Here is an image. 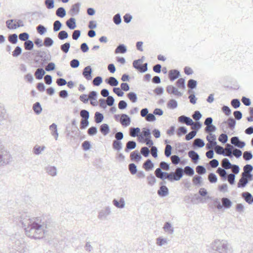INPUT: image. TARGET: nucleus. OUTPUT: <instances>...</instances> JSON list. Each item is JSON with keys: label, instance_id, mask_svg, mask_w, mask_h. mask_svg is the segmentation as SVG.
Here are the masks:
<instances>
[{"label": "nucleus", "instance_id": "11", "mask_svg": "<svg viewBox=\"0 0 253 253\" xmlns=\"http://www.w3.org/2000/svg\"><path fill=\"white\" fill-rule=\"evenodd\" d=\"M80 6L81 3L80 2H77L72 5L70 9L69 14L72 16H74L79 14L80 11Z\"/></svg>", "mask_w": 253, "mask_h": 253}, {"label": "nucleus", "instance_id": "16", "mask_svg": "<svg viewBox=\"0 0 253 253\" xmlns=\"http://www.w3.org/2000/svg\"><path fill=\"white\" fill-rule=\"evenodd\" d=\"M46 172L51 176H55L57 174V169L54 166H48L45 168Z\"/></svg>", "mask_w": 253, "mask_h": 253}, {"label": "nucleus", "instance_id": "31", "mask_svg": "<svg viewBox=\"0 0 253 253\" xmlns=\"http://www.w3.org/2000/svg\"><path fill=\"white\" fill-rule=\"evenodd\" d=\"M100 131L104 135H106L110 131L109 126L106 124H103L100 126Z\"/></svg>", "mask_w": 253, "mask_h": 253}, {"label": "nucleus", "instance_id": "46", "mask_svg": "<svg viewBox=\"0 0 253 253\" xmlns=\"http://www.w3.org/2000/svg\"><path fill=\"white\" fill-rule=\"evenodd\" d=\"M34 43L31 40H27L24 42V48L27 50H32L34 48Z\"/></svg>", "mask_w": 253, "mask_h": 253}, {"label": "nucleus", "instance_id": "10", "mask_svg": "<svg viewBox=\"0 0 253 253\" xmlns=\"http://www.w3.org/2000/svg\"><path fill=\"white\" fill-rule=\"evenodd\" d=\"M144 137L145 138L151 137V132L149 128L144 127L142 128V133L138 136V139L139 142H144L142 140Z\"/></svg>", "mask_w": 253, "mask_h": 253}, {"label": "nucleus", "instance_id": "26", "mask_svg": "<svg viewBox=\"0 0 253 253\" xmlns=\"http://www.w3.org/2000/svg\"><path fill=\"white\" fill-rule=\"evenodd\" d=\"M143 168L146 171L151 170L154 167V163L150 159H147L143 164Z\"/></svg>", "mask_w": 253, "mask_h": 253}, {"label": "nucleus", "instance_id": "47", "mask_svg": "<svg viewBox=\"0 0 253 253\" xmlns=\"http://www.w3.org/2000/svg\"><path fill=\"white\" fill-rule=\"evenodd\" d=\"M197 85V82L193 79H190L188 81L187 86L191 90H192L194 88H196Z\"/></svg>", "mask_w": 253, "mask_h": 253}, {"label": "nucleus", "instance_id": "23", "mask_svg": "<svg viewBox=\"0 0 253 253\" xmlns=\"http://www.w3.org/2000/svg\"><path fill=\"white\" fill-rule=\"evenodd\" d=\"M45 74V71L42 68H38L35 73V76L36 79L41 80Z\"/></svg>", "mask_w": 253, "mask_h": 253}, {"label": "nucleus", "instance_id": "5", "mask_svg": "<svg viewBox=\"0 0 253 253\" xmlns=\"http://www.w3.org/2000/svg\"><path fill=\"white\" fill-rule=\"evenodd\" d=\"M10 154L0 145V167L8 164L11 161Z\"/></svg>", "mask_w": 253, "mask_h": 253}, {"label": "nucleus", "instance_id": "14", "mask_svg": "<svg viewBox=\"0 0 253 253\" xmlns=\"http://www.w3.org/2000/svg\"><path fill=\"white\" fill-rule=\"evenodd\" d=\"M178 121L179 123H185L187 126H192L194 124L193 121L190 117L184 115L178 117Z\"/></svg>", "mask_w": 253, "mask_h": 253}, {"label": "nucleus", "instance_id": "20", "mask_svg": "<svg viewBox=\"0 0 253 253\" xmlns=\"http://www.w3.org/2000/svg\"><path fill=\"white\" fill-rule=\"evenodd\" d=\"M169 189L166 186H160L157 193L160 197H164L169 194Z\"/></svg>", "mask_w": 253, "mask_h": 253}, {"label": "nucleus", "instance_id": "42", "mask_svg": "<svg viewBox=\"0 0 253 253\" xmlns=\"http://www.w3.org/2000/svg\"><path fill=\"white\" fill-rule=\"evenodd\" d=\"M45 149V147L44 146L41 147L38 145H36L33 148V152L35 154L39 155L41 154L42 151H44Z\"/></svg>", "mask_w": 253, "mask_h": 253}, {"label": "nucleus", "instance_id": "64", "mask_svg": "<svg viewBox=\"0 0 253 253\" xmlns=\"http://www.w3.org/2000/svg\"><path fill=\"white\" fill-rule=\"evenodd\" d=\"M187 132V129L185 126H180L177 131V134L178 136H181Z\"/></svg>", "mask_w": 253, "mask_h": 253}, {"label": "nucleus", "instance_id": "40", "mask_svg": "<svg viewBox=\"0 0 253 253\" xmlns=\"http://www.w3.org/2000/svg\"><path fill=\"white\" fill-rule=\"evenodd\" d=\"M183 170L184 174L185 173L186 175L189 176H192L194 174V170L193 168L190 166H186Z\"/></svg>", "mask_w": 253, "mask_h": 253}, {"label": "nucleus", "instance_id": "4", "mask_svg": "<svg viewBox=\"0 0 253 253\" xmlns=\"http://www.w3.org/2000/svg\"><path fill=\"white\" fill-rule=\"evenodd\" d=\"M36 57L34 59L35 62L39 64V66L42 67L51 59V56L48 51L35 50Z\"/></svg>", "mask_w": 253, "mask_h": 253}, {"label": "nucleus", "instance_id": "49", "mask_svg": "<svg viewBox=\"0 0 253 253\" xmlns=\"http://www.w3.org/2000/svg\"><path fill=\"white\" fill-rule=\"evenodd\" d=\"M58 38L60 40H64L68 38L69 35L66 31H61L58 34Z\"/></svg>", "mask_w": 253, "mask_h": 253}, {"label": "nucleus", "instance_id": "45", "mask_svg": "<svg viewBox=\"0 0 253 253\" xmlns=\"http://www.w3.org/2000/svg\"><path fill=\"white\" fill-rule=\"evenodd\" d=\"M43 43L45 46L49 47L54 44V41L50 37H45L44 39Z\"/></svg>", "mask_w": 253, "mask_h": 253}, {"label": "nucleus", "instance_id": "34", "mask_svg": "<svg viewBox=\"0 0 253 253\" xmlns=\"http://www.w3.org/2000/svg\"><path fill=\"white\" fill-rule=\"evenodd\" d=\"M33 109L37 115H39L42 111V107L39 102H37L33 104Z\"/></svg>", "mask_w": 253, "mask_h": 253}, {"label": "nucleus", "instance_id": "43", "mask_svg": "<svg viewBox=\"0 0 253 253\" xmlns=\"http://www.w3.org/2000/svg\"><path fill=\"white\" fill-rule=\"evenodd\" d=\"M6 118V110L3 105L0 103V121L5 120Z\"/></svg>", "mask_w": 253, "mask_h": 253}, {"label": "nucleus", "instance_id": "38", "mask_svg": "<svg viewBox=\"0 0 253 253\" xmlns=\"http://www.w3.org/2000/svg\"><path fill=\"white\" fill-rule=\"evenodd\" d=\"M221 165H222V167L223 168H224L223 169H230L232 164H231V163L230 162V161L228 159L224 158L222 160Z\"/></svg>", "mask_w": 253, "mask_h": 253}, {"label": "nucleus", "instance_id": "61", "mask_svg": "<svg viewBox=\"0 0 253 253\" xmlns=\"http://www.w3.org/2000/svg\"><path fill=\"white\" fill-rule=\"evenodd\" d=\"M208 180L211 183H215L217 181V177L215 174L211 172L208 175Z\"/></svg>", "mask_w": 253, "mask_h": 253}, {"label": "nucleus", "instance_id": "15", "mask_svg": "<svg viewBox=\"0 0 253 253\" xmlns=\"http://www.w3.org/2000/svg\"><path fill=\"white\" fill-rule=\"evenodd\" d=\"M180 76V72L176 69L170 70L169 72V78L171 82L174 81Z\"/></svg>", "mask_w": 253, "mask_h": 253}, {"label": "nucleus", "instance_id": "24", "mask_svg": "<svg viewBox=\"0 0 253 253\" xmlns=\"http://www.w3.org/2000/svg\"><path fill=\"white\" fill-rule=\"evenodd\" d=\"M234 149V147L229 144L227 143L226 145L225 149H224L225 151V157H229L230 158L233 157V154H232V150Z\"/></svg>", "mask_w": 253, "mask_h": 253}, {"label": "nucleus", "instance_id": "52", "mask_svg": "<svg viewBox=\"0 0 253 253\" xmlns=\"http://www.w3.org/2000/svg\"><path fill=\"white\" fill-rule=\"evenodd\" d=\"M248 183V180H246L245 178L241 176V178L239 179L238 183L237 186L238 188H244Z\"/></svg>", "mask_w": 253, "mask_h": 253}, {"label": "nucleus", "instance_id": "1", "mask_svg": "<svg viewBox=\"0 0 253 253\" xmlns=\"http://www.w3.org/2000/svg\"><path fill=\"white\" fill-rule=\"evenodd\" d=\"M26 235L31 238L40 239L50 230V222L44 216L30 218L27 213L17 216Z\"/></svg>", "mask_w": 253, "mask_h": 253}, {"label": "nucleus", "instance_id": "63", "mask_svg": "<svg viewBox=\"0 0 253 253\" xmlns=\"http://www.w3.org/2000/svg\"><path fill=\"white\" fill-rule=\"evenodd\" d=\"M22 51L21 47L19 46H17L12 52V56L14 57H17L21 54Z\"/></svg>", "mask_w": 253, "mask_h": 253}, {"label": "nucleus", "instance_id": "62", "mask_svg": "<svg viewBox=\"0 0 253 253\" xmlns=\"http://www.w3.org/2000/svg\"><path fill=\"white\" fill-rule=\"evenodd\" d=\"M253 157V155L251 151H245L243 154V159L246 161H249L251 160Z\"/></svg>", "mask_w": 253, "mask_h": 253}, {"label": "nucleus", "instance_id": "32", "mask_svg": "<svg viewBox=\"0 0 253 253\" xmlns=\"http://www.w3.org/2000/svg\"><path fill=\"white\" fill-rule=\"evenodd\" d=\"M226 124L228 125V127L231 129L233 130L235 128L236 121L235 119L232 117H229L227 121H226Z\"/></svg>", "mask_w": 253, "mask_h": 253}, {"label": "nucleus", "instance_id": "30", "mask_svg": "<svg viewBox=\"0 0 253 253\" xmlns=\"http://www.w3.org/2000/svg\"><path fill=\"white\" fill-rule=\"evenodd\" d=\"M127 51V47L124 44H120L115 50V54L125 53Z\"/></svg>", "mask_w": 253, "mask_h": 253}, {"label": "nucleus", "instance_id": "21", "mask_svg": "<svg viewBox=\"0 0 253 253\" xmlns=\"http://www.w3.org/2000/svg\"><path fill=\"white\" fill-rule=\"evenodd\" d=\"M66 24L68 28L70 30H74L77 27L76 19L74 17H71L68 20H67L66 22Z\"/></svg>", "mask_w": 253, "mask_h": 253}, {"label": "nucleus", "instance_id": "55", "mask_svg": "<svg viewBox=\"0 0 253 253\" xmlns=\"http://www.w3.org/2000/svg\"><path fill=\"white\" fill-rule=\"evenodd\" d=\"M127 97L132 102L135 103L137 101V94L135 92H130L127 94Z\"/></svg>", "mask_w": 253, "mask_h": 253}, {"label": "nucleus", "instance_id": "13", "mask_svg": "<svg viewBox=\"0 0 253 253\" xmlns=\"http://www.w3.org/2000/svg\"><path fill=\"white\" fill-rule=\"evenodd\" d=\"M155 174L157 178L164 180L167 179L168 173L167 172L162 171L161 168H158L155 170Z\"/></svg>", "mask_w": 253, "mask_h": 253}, {"label": "nucleus", "instance_id": "36", "mask_svg": "<svg viewBox=\"0 0 253 253\" xmlns=\"http://www.w3.org/2000/svg\"><path fill=\"white\" fill-rule=\"evenodd\" d=\"M56 15L60 18L64 17L66 15L65 9L63 7H60L56 11Z\"/></svg>", "mask_w": 253, "mask_h": 253}, {"label": "nucleus", "instance_id": "41", "mask_svg": "<svg viewBox=\"0 0 253 253\" xmlns=\"http://www.w3.org/2000/svg\"><path fill=\"white\" fill-rule=\"evenodd\" d=\"M103 119L104 116L102 113L99 112H96L95 113L94 120L97 124H99L101 123L103 121Z\"/></svg>", "mask_w": 253, "mask_h": 253}, {"label": "nucleus", "instance_id": "17", "mask_svg": "<svg viewBox=\"0 0 253 253\" xmlns=\"http://www.w3.org/2000/svg\"><path fill=\"white\" fill-rule=\"evenodd\" d=\"M188 156L191 159L192 161L195 163L197 164L200 156L199 154L194 150H190L188 152Z\"/></svg>", "mask_w": 253, "mask_h": 253}, {"label": "nucleus", "instance_id": "18", "mask_svg": "<svg viewBox=\"0 0 253 253\" xmlns=\"http://www.w3.org/2000/svg\"><path fill=\"white\" fill-rule=\"evenodd\" d=\"M163 229L165 232L168 233L170 235H172L174 233V228L169 222H165L163 227Z\"/></svg>", "mask_w": 253, "mask_h": 253}, {"label": "nucleus", "instance_id": "53", "mask_svg": "<svg viewBox=\"0 0 253 253\" xmlns=\"http://www.w3.org/2000/svg\"><path fill=\"white\" fill-rule=\"evenodd\" d=\"M168 240L166 238L159 237L157 239V244L158 246H163L168 244Z\"/></svg>", "mask_w": 253, "mask_h": 253}, {"label": "nucleus", "instance_id": "19", "mask_svg": "<svg viewBox=\"0 0 253 253\" xmlns=\"http://www.w3.org/2000/svg\"><path fill=\"white\" fill-rule=\"evenodd\" d=\"M242 196L248 204L251 205L253 203V196L250 193L248 192H243Z\"/></svg>", "mask_w": 253, "mask_h": 253}, {"label": "nucleus", "instance_id": "39", "mask_svg": "<svg viewBox=\"0 0 253 253\" xmlns=\"http://www.w3.org/2000/svg\"><path fill=\"white\" fill-rule=\"evenodd\" d=\"M177 106V102L173 99H170L167 103V107L170 109H175Z\"/></svg>", "mask_w": 253, "mask_h": 253}, {"label": "nucleus", "instance_id": "33", "mask_svg": "<svg viewBox=\"0 0 253 253\" xmlns=\"http://www.w3.org/2000/svg\"><path fill=\"white\" fill-rule=\"evenodd\" d=\"M216 172L219 175L223 180H226L227 173L225 169L219 167L217 169Z\"/></svg>", "mask_w": 253, "mask_h": 253}, {"label": "nucleus", "instance_id": "58", "mask_svg": "<svg viewBox=\"0 0 253 253\" xmlns=\"http://www.w3.org/2000/svg\"><path fill=\"white\" fill-rule=\"evenodd\" d=\"M244 172L242 173H251L253 170V166L250 164H247L243 168Z\"/></svg>", "mask_w": 253, "mask_h": 253}, {"label": "nucleus", "instance_id": "28", "mask_svg": "<svg viewBox=\"0 0 253 253\" xmlns=\"http://www.w3.org/2000/svg\"><path fill=\"white\" fill-rule=\"evenodd\" d=\"M136 147V143L133 140L128 141L126 144V147L125 149L126 152H128L129 151L135 149Z\"/></svg>", "mask_w": 253, "mask_h": 253}, {"label": "nucleus", "instance_id": "50", "mask_svg": "<svg viewBox=\"0 0 253 253\" xmlns=\"http://www.w3.org/2000/svg\"><path fill=\"white\" fill-rule=\"evenodd\" d=\"M221 201L226 209H229L232 206V203L228 198H222Z\"/></svg>", "mask_w": 253, "mask_h": 253}, {"label": "nucleus", "instance_id": "3", "mask_svg": "<svg viewBox=\"0 0 253 253\" xmlns=\"http://www.w3.org/2000/svg\"><path fill=\"white\" fill-rule=\"evenodd\" d=\"M230 245L226 240H214L208 248V253H230Z\"/></svg>", "mask_w": 253, "mask_h": 253}, {"label": "nucleus", "instance_id": "51", "mask_svg": "<svg viewBox=\"0 0 253 253\" xmlns=\"http://www.w3.org/2000/svg\"><path fill=\"white\" fill-rule=\"evenodd\" d=\"M71 44L69 42H65V43L61 44L60 46V49L62 51L67 53L68 52Z\"/></svg>", "mask_w": 253, "mask_h": 253}, {"label": "nucleus", "instance_id": "57", "mask_svg": "<svg viewBox=\"0 0 253 253\" xmlns=\"http://www.w3.org/2000/svg\"><path fill=\"white\" fill-rule=\"evenodd\" d=\"M80 116L82 118L81 120H88L89 118V113L86 110H82L80 112Z\"/></svg>", "mask_w": 253, "mask_h": 253}, {"label": "nucleus", "instance_id": "2", "mask_svg": "<svg viewBox=\"0 0 253 253\" xmlns=\"http://www.w3.org/2000/svg\"><path fill=\"white\" fill-rule=\"evenodd\" d=\"M24 239L19 234L10 236L8 243L9 253H24Z\"/></svg>", "mask_w": 253, "mask_h": 253}, {"label": "nucleus", "instance_id": "27", "mask_svg": "<svg viewBox=\"0 0 253 253\" xmlns=\"http://www.w3.org/2000/svg\"><path fill=\"white\" fill-rule=\"evenodd\" d=\"M49 129L51 131V134L54 137L55 140H57L58 137V133L57 131V125L55 123L52 124L49 126Z\"/></svg>", "mask_w": 253, "mask_h": 253}, {"label": "nucleus", "instance_id": "56", "mask_svg": "<svg viewBox=\"0 0 253 253\" xmlns=\"http://www.w3.org/2000/svg\"><path fill=\"white\" fill-rule=\"evenodd\" d=\"M192 181L193 184L196 186L201 185L202 181V178L200 175H196L193 178Z\"/></svg>", "mask_w": 253, "mask_h": 253}, {"label": "nucleus", "instance_id": "48", "mask_svg": "<svg viewBox=\"0 0 253 253\" xmlns=\"http://www.w3.org/2000/svg\"><path fill=\"white\" fill-rule=\"evenodd\" d=\"M194 145L195 147L202 148L205 146V143L203 139L201 138H196L194 140Z\"/></svg>", "mask_w": 253, "mask_h": 253}, {"label": "nucleus", "instance_id": "8", "mask_svg": "<svg viewBox=\"0 0 253 253\" xmlns=\"http://www.w3.org/2000/svg\"><path fill=\"white\" fill-rule=\"evenodd\" d=\"M111 213V209L109 207H106L101 210L98 213V219L103 220L107 219V217Z\"/></svg>", "mask_w": 253, "mask_h": 253}, {"label": "nucleus", "instance_id": "22", "mask_svg": "<svg viewBox=\"0 0 253 253\" xmlns=\"http://www.w3.org/2000/svg\"><path fill=\"white\" fill-rule=\"evenodd\" d=\"M113 204L118 208L123 209L125 207V201L123 198H121L119 201L116 199L113 200Z\"/></svg>", "mask_w": 253, "mask_h": 253}, {"label": "nucleus", "instance_id": "59", "mask_svg": "<svg viewBox=\"0 0 253 253\" xmlns=\"http://www.w3.org/2000/svg\"><path fill=\"white\" fill-rule=\"evenodd\" d=\"M8 41L12 44H16L18 42V37L16 34H13L9 35Z\"/></svg>", "mask_w": 253, "mask_h": 253}, {"label": "nucleus", "instance_id": "35", "mask_svg": "<svg viewBox=\"0 0 253 253\" xmlns=\"http://www.w3.org/2000/svg\"><path fill=\"white\" fill-rule=\"evenodd\" d=\"M140 132V129L139 127H131L129 128V134L131 137L138 136V134Z\"/></svg>", "mask_w": 253, "mask_h": 253}, {"label": "nucleus", "instance_id": "37", "mask_svg": "<svg viewBox=\"0 0 253 253\" xmlns=\"http://www.w3.org/2000/svg\"><path fill=\"white\" fill-rule=\"evenodd\" d=\"M113 148L118 151H120L123 147V144L120 141L114 140L112 144Z\"/></svg>", "mask_w": 253, "mask_h": 253}, {"label": "nucleus", "instance_id": "6", "mask_svg": "<svg viewBox=\"0 0 253 253\" xmlns=\"http://www.w3.org/2000/svg\"><path fill=\"white\" fill-rule=\"evenodd\" d=\"M184 175V170L181 167H177L175 172L168 173L167 179L170 182L179 180Z\"/></svg>", "mask_w": 253, "mask_h": 253}, {"label": "nucleus", "instance_id": "25", "mask_svg": "<svg viewBox=\"0 0 253 253\" xmlns=\"http://www.w3.org/2000/svg\"><path fill=\"white\" fill-rule=\"evenodd\" d=\"M105 83L112 86H116L119 84V82L114 77H110L105 80Z\"/></svg>", "mask_w": 253, "mask_h": 253}, {"label": "nucleus", "instance_id": "44", "mask_svg": "<svg viewBox=\"0 0 253 253\" xmlns=\"http://www.w3.org/2000/svg\"><path fill=\"white\" fill-rule=\"evenodd\" d=\"M128 170L132 175L135 174L137 172V166L134 163H130L128 166Z\"/></svg>", "mask_w": 253, "mask_h": 253}, {"label": "nucleus", "instance_id": "7", "mask_svg": "<svg viewBox=\"0 0 253 253\" xmlns=\"http://www.w3.org/2000/svg\"><path fill=\"white\" fill-rule=\"evenodd\" d=\"M206 139L209 142L206 146L207 149H211L217 144L216 141V136L212 133H209V135L206 136Z\"/></svg>", "mask_w": 253, "mask_h": 253}, {"label": "nucleus", "instance_id": "29", "mask_svg": "<svg viewBox=\"0 0 253 253\" xmlns=\"http://www.w3.org/2000/svg\"><path fill=\"white\" fill-rule=\"evenodd\" d=\"M130 157L131 161H136L137 162L140 161L142 159L141 156L137 150L132 152L130 153Z\"/></svg>", "mask_w": 253, "mask_h": 253}, {"label": "nucleus", "instance_id": "12", "mask_svg": "<svg viewBox=\"0 0 253 253\" xmlns=\"http://www.w3.org/2000/svg\"><path fill=\"white\" fill-rule=\"evenodd\" d=\"M92 70L90 66L85 67L83 71V75L87 80L89 81L92 79Z\"/></svg>", "mask_w": 253, "mask_h": 253}, {"label": "nucleus", "instance_id": "9", "mask_svg": "<svg viewBox=\"0 0 253 253\" xmlns=\"http://www.w3.org/2000/svg\"><path fill=\"white\" fill-rule=\"evenodd\" d=\"M119 121L123 126L126 127L130 124L131 119L127 115L122 114L121 115V118Z\"/></svg>", "mask_w": 253, "mask_h": 253}, {"label": "nucleus", "instance_id": "60", "mask_svg": "<svg viewBox=\"0 0 253 253\" xmlns=\"http://www.w3.org/2000/svg\"><path fill=\"white\" fill-rule=\"evenodd\" d=\"M62 26V24L60 21H55L53 23V31L54 32L59 31L61 29Z\"/></svg>", "mask_w": 253, "mask_h": 253}, {"label": "nucleus", "instance_id": "54", "mask_svg": "<svg viewBox=\"0 0 253 253\" xmlns=\"http://www.w3.org/2000/svg\"><path fill=\"white\" fill-rule=\"evenodd\" d=\"M215 151L216 154L225 156V151L223 147L217 145V144L215 146Z\"/></svg>", "mask_w": 253, "mask_h": 253}]
</instances>
